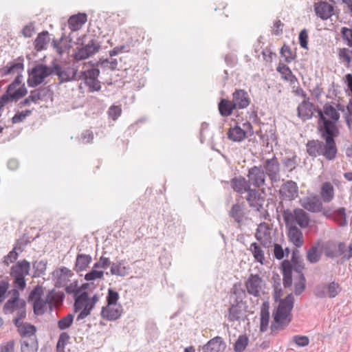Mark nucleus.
Segmentation results:
<instances>
[{
    "instance_id": "1",
    "label": "nucleus",
    "mask_w": 352,
    "mask_h": 352,
    "mask_svg": "<svg viewBox=\"0 0 352 352\" xmlns=\"http://www.w3.org/2000/svg\"><path fill=\"white\" fill-rule=\"evenodd\" d=\"M90 284H82L80 287H78L76 282L72 283L65 287V291L67 294H74L75 297L74 310L79 311L76 320L80 321L87 317L90 314L96 303L99 300V295L94 294L89 296L87 289Z\"/></svg>"
},
{
    "instance_id": "2",
    "label": "nucleus",
    "mask_w": 352,
    "mask_h": 352,
    "mask_svg": "<svg viewBox=\"0 0 352 352\" xmlns=\"http://www.w3.org/2000/svg\"><path fill=\"white\" fill-rule=\"evenodd\" d=\"M294 298L292 294L280 300L274 314V320L271 324L272 333H276L289 324L292 320L291 311L294 307Z\"/></svg>"
},
{
    "instance_id": "3",
    "label": "nucleus",
    "mask_w": 352,
    "mask_h": 352,
    "mask_svg": "<svg viewBox=\"0 0 352 352\" xmlns=\"http://www.w3.org/2000/svg\"><path fill=\"white\" fill-rule=\"evenodd\" d=\"M245 296V292L242 289H235L231 295V305L228 315L230 322L240 323L247 319L246 306L243 302Z\"/></svg>"
},
{
    "instance_id": "4",
    "label": "nucleus",
    "mask_w": 352,
    "mask_h": 352,
    "mask_svg": "<svg viewBox=\"0 0 352 352\" xmlns=\"http://www.w3.org/2000/svg\"><path fill=\"white\" fill-rule=\"evenodd\" d=\"M321 249L325 256L329 258L342 256L348 260L352 257V241L346 247L344 242L329 240L322 243Z\"/></svg>"
},
{
    "instance_id": "5",
    "label": "nucleus",
    "mask_w": 352,
    "mask_h": 352,
    "mask_svg": "<svg viewBox=\"0 0 352 352\" xmlns=\"http://www.w3.org/2000/svg\"><path fill=\"white\" fill-rule=\"evenodd\" d=\"M282 215L286 226L298 225L301 228H306L310 223L309 214L302 208L283 210Z\"/></svg>"
},
{
    "instance_id": "6",
    "label": "nucleus",
    "mask_w": 352,
    "mask_h": 352,
    "mask_svg": "<svg viewBox=\"0 0 352 352\" xmlns=\"http://www.w3.org/2000/svg\"><path fill=\"white\" fill-rule=\"evenodd\" d=\"M43 290L42 287L36 286L30 292L29 299L33 301L34 312L36 315H42L47 310V305L52 303L54 296L49 292L45 299L42 298Z\"/></svg>"
},
{
    "instance_id": "7",
    "label": "nucleus",
    "mask_w": 352,
    "mask_h": 352,
    "mask_svg": "<svg viewBox=\"0 0 352 352\" xmlns=\"http://www.w3.org/2000/svg\"><path fill=\"white\" fill-rule=\"evenodd\" d=\"M30 263L23 260L18 261L10 269V276L14 279V287L23 290L26 286L25 276L29 274Z\"/></svg>"
},
{
    "instance_id": "8",
    "label": "nucleus",
    "mask_w": 352,
    "mask_h": 352,
    "mask_svg": "<svg viewBox=\"0 0 352 352\" xmlns=\"http://www.w3.org/2000/svg\"><path fill=\"white\" fill-rule=\"evenodd\" d=\"M12 297L6 302L3 311L6 314L16 312V317H25V301L19 298V292L17 289H13L9 292Z\"/></svg>"
},
{
    "instance_id": "9",
    "label": "nucleus",
    "mask_w": 352,
    "mask_h": 352,
    "mask_svg": "<svg viewBox=\"0 0 352 352\" xmlns=\"http://www.w3.org/2000/svg\"><path fill=\"white\" fill-rule=\"evenodd\" d=\"M318 113L319 120L323 124L324 132L322 133V136L327 143L328 150H329V151H331L333 149L338 150L334 140V137L338 132V129L335 125L336 122H332L330 120L327 119V118L324 116L322 110L319 109L318 111Z\"/></svg>"
},
{
    "instance_id": "10",
    "label": "nucleus",
    "mask_w": 352,
    "mask_h": 352,
    "mask_svg": "<svg viewBox=\"0 0 352 352\" xmlns=\"http://www.w3.org/2000/svg\"><path fill=\"white\" fill-rule=\"evenodd\" d=\"M327 143L319 140L309 141L307 144V151L311 157L322 155L328 160H333L336 158L338 150L333 149L329 151L327 148Z\"/></svg>"
},
{
    "instance_id": "11",
    "label": "nucleus",
    "mask_w": 352,
    "mask_h": 352,
    "mask_svg": "<svg viewBox=\"0 0 352 352\" xmlns=\"http://www.w3.org/2000/svg\"><path fill=\"white\" fill-rule=\"evenodd\" d=\"M54 74V65L48 67L45 65L38 64L35 65L30 74L28 85L30 87H35L41 84L45 78Z\"/></svg>"
},
{
    "instance_id": "12",
    "label": "nucleus",
    "mask_w": 352,
    "mask_h": 352,
    "mask_svg": "<svg viewBox=\"0 0 352 352\" xmlns=\"http://www.w3.org/2000/svg\"><path fill=\"white\" fill-rule=\"evenodd\" d=\"M341 287L338 283H322L317 285L314 290V295L318 298H334L341 292Z\"/></svg>"
},
{
    "instance_id": "13",
    "label": "nucleus",
    "mask_w": 352,
    "mask_h": 352,
    "mask_svg": "<svg viewBox=\"0 0 352 352\" xmlns=\"http://www.w3.org/2000/svg\"><path fill=\"white\" fill-rule=\"evenodd\" d=\"M100 70L97 68L86 69L80 73L78 80H82L89 88V92L98 91L101 89V84L98 80Z\"/></svg>"
},
{
    "instance_id": "14",
    "label": "nucleus",
    "mask_w": 352,
    "mask_h": 352,
    "mask_svg": "<svg viewBox=\"0 0 352 352\" xmlns=\"http://www.w3.org/2000/svg\"><path fill=\"white\" fill-rule=\"evenodd\" d=\"M266 176L272 183L278 182L280 179V164L276 157L265 160L262 165Z\"/></svg>"
},
{
    "instance_id": "15",
    "label": "nucleus",
    "mask_w": 352,
    "mask_h": 352,
    "mask_svg": "<svg viewBox=\"0 0 352 352\" xmlns=\"http://www.w3.org/2000/svg\"><path fill=\"white\" fill-rule=\"evenodd\" d=\"M247 177L250 186L261 188L266 185V174L261 165L249 168Z\"/></svg>"
},
{
    "instance_id": "16",
    "label": "nucleus",
    "mask_w": 352,
    "mask_h": 352,
    "mask_svg": "<svg viewBox=\"0 0 352 352\" xmlns=\"http://www.w3.org/2000/svg\"><path fill=\"white\" fill-rule=\"evenodd\" d=\"M100 48V43L95 39L90 40L86 45L77 49L74 54V58L82 60L96 54Z\"/></svg>"
},
{
    "instance_id": "17",
    "label": "nucleus",
    "mask_w": 352,
    "mask_h": 352,
    "mask_svg": "<svg viewBox=\"0 0 352 352\" xmlns=\"http://www.w3.org/2000/svg\"><path fill=\"white\" fill-rule=\"evenodd\" d=\"M54 74L58 76L60 82L78 80V68L74 67H63L58 64L54 65Z\"/></svg>"
},
{
    "instance_id": "18",
    "label": "nucleus",
    "mask_w": 352,
    "mask_h": 352,
    "mask_svg": "<svg viewBox=\"0 0 352 352\" xmlns=\"http://www.w3.org/2000/svg\"><path fill=\"white\" fill-rule=\"evenodd\" d=\"M255 237L265 248L271 247L273 243L272 230L266 223H261L258 225Z\"/></svg>"
},
{
    "instance_id": "19",
    "label": "nucleus",
    "mask_w": 352,
    "mask_h": 352,
    "mask_svg": "<svg viewBox=\"0 0 352 352\" xmlns=\"http://www.w3.org/2000/svg\"><path fill=\"white\" fill-rule=\"evenodd\" d=\"M264 281L258 274H250L245 281L248 293L255 297H258L263 292Z\"/></svg>"
},
{
    "instance_id": "20",
    "label": "nucleus",
    "mask_w": 352,
    "mask_h": 352,
    "mask_svg": "<svg viewBox=\"0 0 352 352\" xmlns=\"http://www.w3.org/2000/svg\"><path fill=\"white\" fill-rule=\"evenodd\" d=\"M298 190L297 184L292 180H288L281 185L279 195L284 200L292 201L298 197Z\"/></svg>"
},
{
    "instance_id": "21",
    "label": "nucleus",
    "mask_w": 352,
    "mask_h": 352,
    "mask_svg": "<svg viewBox=\"0 0 352 352\" xmlns=\"http://www.w3.org/2000/svg\"><path fill=\"white\" fill-rule=\"evenodd\" d=\"M25 317H16L14 320V323L15 326L18 329V331L19 334L23 337V339L25 338H34L36 339L35 332L36 327L27 322H22V320Z\"/></svg>"
},
{
    "instance_id": "22",
    "label": "nucleus",
    "mask_w": 352,
    "mask_h": 352,
    "mask_svg": "<svg viewBox=\"0 0 352 352\" xmlns=\"http://www.w3.org/2000/svg\"><path fill=\"white\" fill-rule=\"evenodd\" d=\"M27 93V89L24 85L17 88V86L11 83L8 85L6 91L1 96V97H6L7 98L6 101L10 102L19 100L25 96Z\"/></svg>"
},
{
    "instance_id": "23",
    "label": "nucleus",
    "mask_w": 352,
    "mask_h": 352,
    "mask_svg": "<svg viewBox=\"0 0 352 352\" xmlns=\"http://www.w3.org/2000/svg\"><path fill=\"white\" fill-rule=\"evenodd\" d=\"M122 311L120 304L107 305L102 308L101 316L107 320H116L121 316Z\"/></svg>"
},
{
    "instance_id": "24",
    "label": "nucleus",
    "mask_w": 352,
    "mask_h": 352,
    "mask_svg": "<svg viewBox=\"0 0 352 352\" xmlns=\"http://www.w3.org/2000/svg\"><path fill=\"white\" fill-rule=\"evenodd\" d=\"M236 109H243L247 108L250 103V98L244 89H236L232 94V100Z\"/></svg>"
},
{
    "instance_id": "25",
    "label": "nucleus",
    "mask_w": 352,
    "mask_h": 352,
    "mask_svg": "<svg viewBox=\"0 0 352 352\" xmlns=\"http://www.w3.org/2000/svg\"><path fill=\"white\" fill-rule=\"evenodd\" d=\"M301 206L311 212H318L322 209V201L316 197H305L300 200Z\"/></svg>"
},
{
    "instance_id": "26",
    "label": "nucleus",
    "mask_w": 352,
    "mask_h": 352,
    "mask_svg": "<svg viewBox=\"0 0 352 352\" xmlns=\"http://www.w3.org/2000/svg\"><path fill=\"white\" fill-rule=\"evenodd\" d=\"M226 344L220 336L210 340L203 347V352H223Z\"/></svg>"
},
{
    "instance_id": "27",
    "label": "nucleus",
    "mask_w": 352,
    "mask_h": 352,
    "mask_svg": "<svg viewBox=\"0 0 352 352\" xmlns=\"http://www.w3.org/2000/svg\"><path fill=\"white\" fill-rule=\"evenodd\" d=\"M288 230L289 240L296 247L300 248L304 243L303 234L302 231L295 225L287 226Z\"/></svg>"
},
{
    "instance_id": "28",
    "label": "nucleus",
    "mask_w": 352,
    "mask_h": 352,
    "mask_svg": "<svg viewBox=\"0 0 352 352\" xmlns=\"http://www.w3.org/2000/svg\"><path fill=\"white\" fill-rule=\"evenodd\" d=\"M247 192L248 196L246 199L250 206L259 211L263 205L264 199L255 188H250Z\"/></svg>"
},
{
    "instance_id": "29",
    "label": "nucleus",
    "mask_w": 352,
    "mask_h": 352,
    "mask_svg": "<svg viewBox=\"0 0 352 352\" xmlns=\"http://www.w3.org/2000/svg\"><path fill=\"white\" fill-rule=\"evenodd\" d=\"M314 10L320 18L327 19L332 16L333 7L325 1H320L315 4Z\"/></svg>"
},
{
    "instance_id": "30",
    "label": "nucleus",
    "mask_w": 352,
    "mask_h": 352,
    "mask_svg": "<svg viewBox=\"0 0 352 352\" xmlns=\"http://www.w3.org/2000/svg\"><path fill=\"white\" fill-rule=\"evenodd\" d=\"M320 195L322 202H331L335 197V189L333 184L329 182H324L321 186Z\"/></svg>"
},
{
    "instance_id": "31",
    "label": "nucleus",
    "mask_w": 352,
    "mask_h": 352,
    "mask_svg": "<svg viewBox=\"0 0 352 352\" xmlns=\"http://www.w3.org/2000/svg\"><path fill=\"white\" fill-rule=\"evenodd\" d=\"M23 69V65L22 63H14L12 65L6 67L5 68L3 75H8L10 74L16 73L17 76L12 83L18 87L21 83L23 76L21 73L22 72Z\"/></svg>"
},
{
    "instance_id": "32",
    "label": "nucleus",
    "mask_w": 352,
    "mask_h": 352,
    "mask_svg": "<svg viewBox=\"0 0 352 352\" xmlns=\"http://www.w3.org/2000/svg\"><path fill=\"white\" fill-rule=\"evenodd\" d=\"M246 134V131L238 125L231 126L227 133L228 138L235 142L243 141L247 137Z\"/></svg>"
},
{
    "instance_id": "33",
    "label": "nucleus",
    "mask_w": 352,
    "mask_h": 352,
    "mask_svg": "<svg viewBox=\"0 0 352 352\" xmlns=\"http://www.w3.org/2000/svg\"><path fill=\"white\" fill-rule=\"evenodd\" d=\"M231 186L234 191L241 194L247 192L251 188L248 179L246 180L243 177L233 178L231 180Z\"/></svg>"
},
{
    "instance_id": "34",
    "label": "nucleus",
    "mask_w": 352,
    "mask_h": 352,
    "mask_svg": "<svg viewBox=\"0 0 352 352\" xmlns=\"http://www.w3.org/2000/svg\"><path fill=\"white\" fill-rule=\"evenodd\" d=\"M87 21V15L85 13H78L69 17L68 20V25L72 31H77Z\"/></svg>"
},
{
    "instance_id": "35",
    "label": "nucleus",
    "mask_w": 352,
    "mask_h": 352,
    "mask_svg": "<svg viewBox=\"0 0 352 352\" xmlns=\"http://www.w3.org/2000/svg\"><path fill=\"white\" fill-rule=\"evenodd\" d=\"M129 270V266L125 265V261L121 260L111 264L110 272L112 275L125 276L128 275Z\"/></svg>"
},
{
    "instance_id": "36",
    "label": "nucleus",
    "mask_w": 352,
    "mask_h": 352,
    "mask_svg": "<svg viewBox=\"0 0 352 352\" xmlns=\"http://www.w3.org/2000/svg\"><path fill=\"white\" fill-rule=\"evenodd\" d=\"M314 106L309 102H302L298 107V115L304 120H307L313 116Z\"/></svg>"
},
{
    "instance_id": "37",
    "label": "nucleus",
    "mask_w": 352,
    "mask_h": 352,
    "mask_svg": "<svg viewBox=\"0 0 352 352\" xmlns=\"http://www.w3.org/2000/svg\"><path fill=\"white\" fill-rule=\"evenodd\" d=\"M270 322L269 305L263 302L261 309L260 330L262 332L267 331Z\"/></svg>"
},
{
    "instance_id": "38",
    "label": "nucleus",
    "mask_w": 352,
    "mask_h": 352,
    "mask_svg": "<svg viewBox=\"0 0 352 352\" xmlns=\"http://www.w3.org/2000/svg\"><path fill=\"white\" fill-rule=\"evenodd\" d=\"M277 71L280 74L284 80L289 82L291 84H294L297 81L296 77L292 74L289 67L286 65L279 63L277 67Z\"/></svg>"
},
{
    "instance_id": "39",
    "label": "nucleus",
    "mask_w": 352,
    "mask_h": 352,
    "mask_svg": "<svg viewBox=\"0 0 352 352\" xmlns=\"http://www.w3.org/2000/svg\"><path fill=\"white\" fill-rule=\"evenodd\" d=\"M92 258L89 254H78L76 256L75 269L77 272L85 270L91 263Z\"/></svg>"
},
{
    "instance_id": "40",
    "label": "nucleus",
    "mask_w": 352,
    "mask_h": 352,
    "mask_svg": "<svg viewBox=\"0 0 352 352\" xmlns=\"http://www.w3.org/2000/svg\"><path fill=\"white\" fill-rule=\"evenodd\" d=\"M235 106L232 101L221 99L219 103V113L222 116H229L232 114L234 109H235Z\"/></svg>"
},
{
    "instance_id": "41",
    "label": "nucleus",
    "mask_w": 352,
    "mask_h": 352,
    "mask_svg": "<svg viewBox=\"0 0 352 352\" xmlns=\"http://www.w3.org/2000/svg\"><path fill=\"white\" fill-rule=\"evenodd\" d=\"M49 42V33L47 31H43L36 36L34 41V47L37 51L43 50Z\"/></svg>"
},
{
    "instance_id": "42",
    "label": "nucleus",
    "mask_w": 352,
    "mask_h": 352,
    "mask_svg": "<svg viewBox=\"0 0 352 352\" xmlns=\"http://www.w3.org/2000/svg\"><path fill=\"white\" fill-rule=\"evenodd\" d=\"M38 342L34 338L23 339L21 344V352H37Z\"/></svg>"
},
{
    "instance_id": "43",
    "label": "nucleus",
    "mask_w": 352,
    "mask_h": 352,
    "mask_svg": "<svg viewBox=\"0 0 352 352\" xmlns=\"http://www.w3.org/2000/svg\"><path fill=\"white\" fill-rule=\"evenodd\" d=\"M230 215L236 222L241 223L245 218L244 209L241 205L238 204H234L230 211Z\"/></svg>"
},
{
    "instance_id": "44",
    "label": "nucleus",
    "mask_w": 352,
    "mask_h": 352,
    "mask_svg": "<svg viewBox=\"0 0 352 352\" xmlns=\"http://www.w3.org/2000/svg\"><path fill=\"white\" fill-rule=\"evenodd\" d=\"M320 247V242L313 245L307 253V259L311 263H316L320 261V253L318 251Z\"/></svg>"
},
{
    "instance_id": "45",
    "label": "nucleus",
    "mask_w": 352,
    "mask_h": 352,
    "mask_svg": "<svg viewBox=\"0 0 352 352\" xmlns=\"http://www.w3.org/2000/svg\"><path fill=\"white\" fill-rule=\"evenodd\" d=\"M249 250L252 252L254 259L261 264H263L265 254L262 248L258 243H252Z\"/></svg>"
},
{
    "instance_id": "46",
    "label": "nucleus",
    "mask_w": 352,
    "mask_h": 352,
    "mask_svg": "<svg viewBox=\"0 0 352 352\" xmlns=\"http://www.w3.org/2000/svg\"><path fill=\"white\" fill-rule=\"evenodd\" d=\"M324 116L329 118L332 122H337L340 119V113L336 107L329 104H325L322 111Z\"/></svg>"
},
{
    "instance_id": "47",
    "label": "nucleus",
    "mask_w": 352,
    "mask_h": 352,
    "mask_svg": "<svg viewBox=\"0 0 352 352\" xmlns=\"http://www.w3.org/2000/svg\"><path fill=\"white\" fill-rule=\"evenodd\" d=\"M295 271H296L298 273L299 278L298 281L296 282L294 284V294L296 295H300L305 289L306 279L304 274L298 268H296Z\"/></svg>"
},
{
    "instance_id": "48",
    "label": "nucleus",
    "mask_w": 352,
    "mask_h": 352,
    "mask_svg": "<svg viewBox=\"0 0 352 352\" xmlns=\"http://www.w3.org/2000/svg\"><path fill=\"white\" fill-rule=\"evenodd\" d=\"M333 219L341 227L347 224L346 210L344 208H339L334 210Z\"/></svg>"
},
{
    "instance_id": "49",
    "label": "nucleus",
    "mask_w": 352,
    "mask_h": 352,
    "mask_svg": "<svg viewBox=\"0 0 352 352\" xmlns=\"http://www.w3.org/2000/svg\"><path fill=\"white\" fill-rule=\"evenodd\" d=\"M249 343V338L246 335H240L234 344L235 352H243Z\"/></svg>"
},
{
    "instance_id": "50",
    "label": "nucleus",
    "mask_w": 352,
    "mask_h": 352,
    "mask_svg": "<svg viewBox=\"0 0 352 352\" xmlns=\"http://www.w3.org/2000/svg\"><path fill=\"white\" fill-rule=\"evenodd\" d=\"M54 275L57 277L56 284L62 285L67 280V278L72 275V272L68 268L62 267L56 270L54 272Z\"/></svg>"
},
{
    "instance_id": "51",
    "label": "nucleus",
    "mask_w": 352,
    "mask_h": 352,
    "mask_svg": "<svg viewBox=\"0 0 352 352\" xmlns=\"http://www.w3.org/2000/svg\"><path fill=\"white\" fill-rule=\"evenodd\" d=\"M22 250L20 248L14 247L12 250H11L3 259V263L8 266L10 263H14L19 256V253H21Z\"/></svg>"
},
{
    "instance_id": "52",
    "label": "nucleus",
    "mask_w": 352,
    "mask_h": 352,
    "mask_svg": "<svg viewBox=\"0 0 352 352\" xmlns=\"http://www.w3.org/2000/svg\"><path fill=\"white\" fill-rule=\"evenodd\" d=\"M338 56L345 65H349L352 60V50L348 48H341L338 51Z\"/></svg>"
},
{
    "instance_id": "53",
    "label": "nucleus",
    "mask_w": 352,
    "mask_h": 352,
    "mask_svg": "<svg viewBox=\"0 0 352 352\" xmlns=\"http://www.w3.org/2000/svg\"><path fill=\"white\" fill-rule=\"evenodd\" d=\"M74 318V316L72 314H68L67 316L58 320V327L60 330H65L69 328L72 325Z\"/></svg>"
},
{
    "instance_id": "54",
    "label": "nucleus",
    "mask_w": 352,
    "mask_h": 352,
    "mask_svg": "<svg viewBox=\"0 0 352 352\" xmlns=\"http://www.w3.org/2000/svg\"><path fill=\"white\" fill-rule=\"evenodd\" d=\"M340 34L346 45L352 48V29L342 27L340 30Z\"/></svg>"
},
{
    "instance_id": "55",
    "label": "nucleus",
    "mask_w": 352,
    "mask_h": 352,
    "mask_svg": "<svg viewBox=\"0 0 352 352\" xmlns=\"http://www.w3.org/2000/svg\"><path fill=\"white\" fill-rule=\"evenodd\" d=\"M281 56L285 58L286 63H291L295 58L289 46L284 45L280 50Z\"/></svg>"
},
{
    "instance_id": "56",
    "label": "nucleus",
    "mask_w": 352,
    "mask_h": 352,
    "mask_svg": "<svg viewBox=\"0 0 352 352\" xmlns=\"http://www.w3.org/2000/svg\"><path fill=\"white\" fill-rule=\"evenodd\" d=\"M119 298V294L116 291L112 289H108V294L107 296V305L119 304L118 302Z\"/></svg>"
},
{
    "instance_id": "57",
    "label": "nucleus",
    "mask_w": 352,
    "mask_h": 352,
    "mask_svg": "<svg viewBox=\"0 0 352 352\" xmlns=\"http://www.w3.org/2000/svg\"><path fill=\"white\" fill-rule=\"evenodd\" d=\"M69 339V336L66 332H63L60 335L56 345V349L58 352L63 351L66 342L68 341Z\"/></svg>"
},
{
    "instance_id": "58",
    "label": "nucleus",
    "mask_w": 352,
    "mask_h": 352,
    "mask_svg": "<svg viewBox=\"0 0 352 352\" xmlns=\"http://www.w3.org/2000/svg\"><path fill=\"white\" fill-rule=\"evenodd\" d=\"M104 272L103 271L92 270L87 274H86L85 278L87 280H95L96 279L102 278L103 276Z\"/></svg>"
},
{
    "instance_id": "59",
    "label": "nucleus",
    "mask_w": 352,
    "mask_h": 352,
    "mask_svg": "<svg viewBox=\"0 0 352 352\" xmlns=\"http://www.w3.org/2000/svg\"><path fill=\"white\" fill-rule=\"evenodd\" d=\"M292 341L298 346H306L309 343V340L307 336H294L292 338Z\"/></svg>"
},
{
    "instance_id": "60",
    "label": "nucleus",
    "mask_w": 352,
    "mask_h": 352,
    "mask_svg": "<svg viewBox=\"0 0 352 352\" xmlns=\"http://www.w3.org/2000/svg\"><path fill=\"white\" fill-rule=\"evenodd\" d=\"M31 114L30 110H25L16 113L12 118V123H19L23 121L27 116Z\"/></svg>"
},
{
    "instance_id": "61",
    "label": "nucleus",
    "mask_w": 352,
    "mask_h": 352,
    "mask_svg": "<svg viewBox=\"0 0 352 352\" xmlns=\"http://www.w3.org/2000/svg\"><path fill=\"white\" fill-rule=\"evenodd\" d=\"M122 113V109L120 106L113 105L111 106L108 110V114L110 118H111L113 120L118 119V117L120 116Z\"/></svg>"
},
{
    "instance_id": "62",
    "label": "nucleus",
    "mask_w": 352,
    "mask_h": 352,
    "mask_svg": "<svg viewBox=\"0 0 352 352\" xmlns=\"http://www.w3.org/2000/svg\"><path fill=\"white\" fill-rule=\"evenodd\" d=\"M298 38L300 46L304 49H307L308 34L305 29L300 31Z\"/></svg>"
},
{
    "instance_id": "63",
    "label": "nucleus",
    "mask_w": 352,
    "mask_h": 352,
    "mask_svg": "<svg viewBox=\"0 0 352 352\" xmlns=\"http://www.w3.org/2000/svg\"><path fill=\"white\" fill-rule=\"evenodd\" d=\"M274 256L278 260H280L285 256V250L282 246L278 243L274 245Z\"/></svg>"
},
{
    "instance_id": "64",
    "label": "nucleus",
    "mask_w": 352,
    "mask_h": 352,
    "mask_svg": "<svg viewBox=\"0 0 352 352\" xmlns=\"http://www.w3.org/2000/svg\"><path fill=\"white\" fill-rule=\"evenodd\" d=\"M14 341L10 340L7 342L2 343L0 346V352H14Z\"/></svg>"
}]
</instances>
